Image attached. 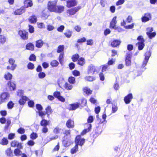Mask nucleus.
<instances>
[{
	"mask_svg": "<svg viewBox=\"0 0 157 157\" xmlns=\"http://www.w3.org/2000/svg\"><path fill=\"white\" fill-rule=\"evenodd\" d=\"M14 105L12 101H10L7 104V107L9 109H11L13 107Z\"/></svg>",
	"mask_w": 157,
	"mask_h": 157,
	"instance_id": "bf43d9fd",
	"label": "nucleus"
},
{
	"mask_svg": "<svg viewBox=\"0 0 157 157\" xmlns=\"http://www.w3.org/2000/svg\"><path fill=\"white\" fill-rule=\"evenodd\" d=\"M85 80L88 81L92 82L95 80V78L93 76H87L85 78Z\"/></svg>",
	"mask_w": 157,
	"mask_h": 157,
	"instance_id": "a18cd8bd",
	"label": "nucleus"
},
{
	"mask_svg": "<svg viewBox=\"0 0 157 157\" xmlns=\"http://www.w3.org/2000/svg\"><path fill=\"white\" fill-rule=\"evenodd\" d=\"M78 150V146H77V145L75 144V146L71 149L70 151L71 153L72 154H74Z\"/></svg>",
	"mask_w": 157,
	"mask_h": 157,
	"instance_id": "de8ad7c7",
	"label": "nucleus"
},
{
	"mask_svg": "<svg viewBox=\"0 0 157 157\" xmlns=\"http://www.w3.org/2000/svg\"><path fill=\"white\" fill-rule=\"evenodd\" d=\"M44 44V42L41 39L36 40L35 42L36 47L38 48H41Z\"/></svg>",
	"mask_w": 157,
	"mask_h": 157,
	"instance_id": "a878e982",
	"label": "nucleus"
},
{
	"mask_svg": "<svg viewBox=\"0 0 157 157\" xmlns=\"http://www.w3.org/2000/svg\"><path fill=\"white\" fill-rule=\"evenodd\" d=\"M83 92L87 95H90L92 93V91L88 87H86L84 88L83 89Z\"/></svg>",
	"mask_w": 157,
	"mask_h": 157,
	"instance_id": "79ce46f5",
	"label": "nucleus"
},
{
	"mask_svg": "<svg viewBox=\"0 0 157 157\" xmlns=\"http://www.w3.org/2000/svg\"><path fill=\"white\" fill-rule=\"evenodd\" d=\"M85 124L87 126L88 128L86 129H85L83 130L81 133V135H84L86 133L89 132L91 128V124H90L86 123Z\"/></svg>",
	"mask_w": 157,
	"mask_h": 157,
	"instance_id": "6ab92c4d",
	"label": "nucleus"
},
{
	"mask_svg": "<svg viewBox=\"0 0 157 157\" xmlns=\"http://www.w3.org/2000/svg\"><path fill=\"white\" fill-rule=\"evenodd\" d=\"M151 13H145L144 16L141 17V21L143 22H145L149 21L151 19Z\"/></svg>",
	"mask_w": 157,
	"mask_h": 157,
	"instance_id": "f8f14e48",
	"label": "nucleus"
},
{
	"mask_svg": "<svg viewBox=\"0 0 157 157\" xmlns=\"http://www.w3.org/2000/svg\"><path fill=\"white\" fill-rule=\"evenodd\" d=\"M13 77L12 75L9 72L5 74L4 77L6 80L11 81Z\"/></svg>",
	"mask_w": 157,
	"mask_h": 157,
	"instance_id": "c9c22d12",
	"label": "nucleus"
},
{
	"mask_svg": "<svg viewBox=\"0 0 157 157\" xmlns=\"http://www.w3.org/2000/svg\"><path fill=\"white\" fill-rule=\"evenodd\" d=\"M156 35V33L155 32L152 33H147V35L148 36V37L150 39H151L154 37Z\"/></svg>",
	"mask_w": 157,
	"mask_h": 157,
	"instance_id": "4d7b16f0",
	"label": "nucleus"
},
{
	"mask_svg": "<svg viewBox=\"0 0 157 157\" xmlns=\"http://www.w3.org/2000/svg\"><path fill=\"white\" fill-rule=\"evenodd\" d=\"M28 20L31 24H35L37 21V17L35 15H32L28 18Z\"/></svg>",
	"mask_w": 157,
	"mask_h": 157,
	"instance_id": "a211bd4d",
	"label": "nucleus"
},
{
	"mask_svg": "<svg viewBox=\"0 0 157 157\" xmlns=\"http://www.w3.org/2000/svg\"><path fill=\"white\" fill-rule=\"evenodd\" d=\"M86 41V39L83 37L82 38L79 39L77 40V42L78 43H82L85 42Z\"/></svg>",
	"mask_w": 157,
	"mask_h": 157,
	"instance_id": "774afa93",
	"label": "nucleus"
},
{
	"mask_svg": "<svg viewBox=\"0 0 157 157\" xmlns=\"http://www.w3.org/2000/svg\"><path fill=\"white\" fill-rule=\"evenodd\" d=\"M50 64L53 67H57L59 65V63L56 60H53L50 63Z\"/></svg>",
	"mask_w": 157,
	"mask_h": 157,
	"instance_id": "ea45409f",
	"label": "nucleus"
},
{
	"mask_svg": "<svg viewBox=\"0 0 157 157\" xmlns=\"http://www.w3.org/2000/svg\"><path fill=\"white\" fill-rule=\"evenodd\" d=\"M6 37L3 35H0V43L3 44L6 41Z\"/></svg>",
	"mask_w": 157,
	"mask_h": 157,
	"instance_id": "09e8293b",
	"label": "nucleus"
},
{
	"mask_svg": "<svg viewBox=\"0 0 157 157\" xmlns=\"http://www.w3.org/2000/svg\"><path fill=\"white\" fill-rule=\"evenodd\" d=\"M25 10L23 6H21L20 8H17L13 11V14L15 15H20L25 12Z\"/></svg>",
	"mask_w": 157,
	"mask_h": 157,
	"instance_id": "4468645a",
	"label": "nucleus"
},
{
	"mask_svg": "<svg viewBox=\"0 0 157 157\" xmlns=\"http://www.w3.org/2000/svg\"><path fill=\"white\" fill-rule=\"evenodd\" d=\"M77 63L78 65L81 66L84 65L85 63V60L84 58L83 57L80 58L78 60Z\"/></svg>",
	"mask_w": 157,
	"mask_h": 157,
	"instance_id": "72a5a7b5",
	"label": "nucleus"
},
{
	"mask_svg": "<svg viewBox=\"0 0 157 157\" xmlns=\"http://www.w3.org/2000/svg\"><path fill=\"white\" fill-rule=\"evenodd\" d=\"M36 107L38 110L39 116L41 117V118H44V112L42 111L43 109V108L42 105L39 104H36Z\"/></svg>",
	"mask_w": 157,
	"mask_h": 157,
	"instance_id": "6e6552de",
	"label": "nucleus"
},
{
	"mask_svg": "<svg viewBox=\"0 0 157 157\" xmlns=\"http://www.w3.org/2000/svg\"><path fill=\"white\" fill-rule=\"evenodd\" d=\"M38 76L40 78H43L46 76L45 74L43 72H40L38 74Z\"/></svg>",
	"mask_w": 157,
	"mask_h": 157,
	"instance_id": "e2e57ef3",
	"label": "nucleus"
},
{
	"mask_svg": "<svg viewBox=\"0 0 157 157\" xmlns=\"http://www.w3.org/2000/svg\"><path fill=\"white\" fill-rule=\"evenodd\" d=\"M81 9V7L80 6H76L67 10L66 13L67 15L68 16H70L75 14Z\"/></svg>",
	"mask_w": 157,
	"mask_h": 157,
	"instance_id": "f03ea898",
	"label": "nucleus"
},
{
	"mask_svg": "<svg viewBox=\"0 0 157 157\" xmlns=\"http://www.w3.org/2000/svg\"><path fill=\"white\" fill-rule=\"evenodd\" d=\"M66 126L68 128H73L75 126L74 121L71 119H68L66 121Z\"/></svg>",
	"mask_w": 157,
	"mask_h": 157,
	"instance_id": "9b49d317",
	"label": "nucleus"
},
{
	"mask_svg": "<svg viewBox=\"0 0 157 157\" xmlns=\"http://www.w3.org/2000/svg\"><path fill=\"white\" fill-rule=\"evenodd\" d=\"M71 131L70 130H65L63 132L65 136H71Z\"/></svg>",
	"mask_w": 157,
	"mask_h": 157,
	"instance_id": "680f3d73",
	"label": "nucleus"
},
{
	"mask_svg": "<svg viewBox=\"0 0 157 157\" xmlns=\"http://www.w3.org/2000/svg\"><path fill=\"white\" fill-rule=\"evenodd\" d=\"M96 72H97V70L94 65L91 64L88 66L87 71L88 74L94 75Z\"/></svg>",
	"mask_w": 157,
	"mask_h": 157,
	"instance_id": "1a4fd4ad",
	"label": "nucleus"
},
{
	"mask_svg": "<svg viewBox=\"0 0 157 157\" xmlns=\"http://www.w3.org/2000/svg\"><path fill=\"white\" fill-rule=\"evenodd\" d=\"M146 55L143 62L142 65V67H144L147 65L149 58L150 57V54L149 52H147L146 53Z\"/></svg>",
	"mask_w": 157,
	"mask_h": 157,
	"instance_id": "aec40b11",
	"label": "nucleus"
},
{
	"mask_svg": "<svg viewBox=\"0 0 157 157\" xmlns=\"http://www.w3.org/2000/svg\"><path fill=\"white\" fill-rule=\"evenodd\" d=\"M30 138L33 140H35L38 137L37 134L35 132H32L30 136Z\"/></svg>",
	"mask_w": 157,
	"mask_h": 157,
	"instance_id": "603ef678",
	"label": "nucleus"
},
{
	"mask_svg": "<svg viewBox=\"0 0 157 157\" xmlns=\"http://www.w3.org/2000/svg\"><path fill=\"white\" fill-rule=\"evenodd\" d=\"M64 46L63 45H59L57 47L56 52L57 53H62L63 52Z\"/></svg>",
	"mask_w": 157,
	"mask_h": 157,
	"instance_id": "e433bc0d",
	"label": "nucleus"
},
{
	"mask_svg": "<svg viewBox=\"0 0 157 157\" xmlns=\"http://www.w3.org/2000/svg\"><path fill=\"white\" fill-rule=\"evenodd\" d=\"M121 43L120 40H114L111 43V45L113 48H116L119 46Z\"/></svg>",
	"mask_w": 157,
	"mask_h": 157,
	"instance_id": "5701e85b",
	"label": "nucleus"
},
{
	"mask_svg": "<svg viewBox=\"0 0 157 157\" xmlns=\"http://www.w3.org/2000/svg\"><path fill=\"white\" fill-rule=\"evenodd\" d=\"M86 100L85 98H83L79 100V102H78V107L80 106L81 107H83L86 105Z\"/></svg>",
	"mask_w": 157,
	"mask_h": 157,
	"instance_id": "4be33fe9",
	"label": "nucleus"
},
{
	"mask_svg": "<svg viewBox=\"0 0 157 157\" xmlns=\"http://www.w3.org/2000/svg\"><path fill=\"white\" fill-rule=\"evenodd\" d=\"M28 31L30 33H32L34 32V27L31 25H29Z\"/></svg>",
	"mask_w": 157,
	"mask_h": 157,
	"instance_id": "6e6d98bb",
	"label": "nucleus"
},
{
	"mask_svg": "<svg viewBox=\"0 0 157 157\" xmlns=\"http://www.w3.org/2000/svg\"><path fill=\"white\" fill-rule=\"evenodd\" d=\"M10 146L13 147L23 148L22 143L19 142L16 140H14L11 141L10 142Z\"/></svg>",
	"mask_w": 157,
	"mask_h": 157,
	"instance_id": "39448f33",
	"label": "nucleus"
},
{
	"mask_svg": "<svg viewBox=\"0 0 157 157\" xmlns=\"http://www.w3.org/2000/svg\"><path fill=\"white\" fill-rule=\"evenodd\" d=\"M137 44L138 45V49L140 51L142 50L145 46V44L144 42H138L136 44V45Z\"/></svg>",
	"mask_w": 157,
	"mask_h": 157,
	"instance_id": "c03bdc74",
	"label": "nucleus"
},
{
	"mask_svg": "<svg viewBox=\"0 0 157 157\" xmlns=\"http://www.w3.org/2000/svg\"><path fill=\"white\" fill-rule=\"evenodd\" d=\"M37 26L40 29L45 28V25L43 22H38L37 23Z\"/></svg>",
	"mask_w": 157,
	"mask_h": 157,
	"instance_id": "338daca9",
	"label": "nucleus"
},
{
	"mask_svg": "<svg viewBox=\"0 0 157 157\" xmlns=\"http://www.w3.org/2000/svg\"><path fill=\"white\" fill-rule=\"evenodd\" d=\"M65 9L64 6L63 5H57L54 12L60 13L64 11Z\"/></svg>",
	"mask_w": 157,
	"mask_h": 157,
	"instance_id": "2eb2a0df",
	"label": "nucleus"
},
{
	"mask_svg": "<svg viewBox=\"0 0 157 157\" xmlns=\"http://www.w3.org/2000/svg\"><path fill=\"white\" fill-rule=\"evenodd\" d=\"M25 48L27 50L31 51H33L35 49V46L33 43L29 42L26 45Z\"/></svg>",
	"mask_w": 157,
	"mask_h": 157,
	"instance_id": "b1692460",
	"label": "nucleus"
},
{
	"mask_svg": "<svg viewBox=\"0 0 157 157\" xmlns=\"http://www.w3.org/2000/svg\"><path fill=\"white\" fill-rule=\"evenodd\" d=\"M48 12L43 10L41 13V17L44 19H47L48 17Z\"/></svg>",
	"mask_w": 157,
	"mask_h": 157,
	"instance_id": "8fccbe9b",
	"label": "nucleus"
},
{
	"mask_svg": "<svg viewBox=\"0 0 157 157\" xmlns=\"http://www.w3.org/2000/svg\"><path fill=\"white\" fill-rule=\"evenodd\" d=\"M52 113V110L51 106H48L45 109V113L44 112V116L46 114H47V117H49V115Z\"/></svg>",
	"mask_w": 157,
	"mask_h": 157,
	"instance_id": "cd10ccee",
	"label": "nucleus"
},
{
	"mask_svg": "<svg viewBox=\"0 0 157 157\" xmlns=\"http://www.w3.org/2000/svg\"><path fill=\"white\" fill-rule=\"evenodd\" d=\"M27 67L28 69L32 70L34 68L35 66L33 63L29 62L27 65Z\"/></svg>",
	"mask_w": 157,
	"mask_h": 157,
	"instance_id": "3c124183",
	"label": "nucleus"
},
{
	"mask_svg": "<svg viewBox=\"0 0 157 157\" xmlns=\"http://www.w3.org/2000/svg\"><path fill=\"white\" fill-rule=\"evenodd\" d=\"M10 97L9 94L6 92H4L0 94V104L6 102Z\"/></svg>",
	"mask_w": 157,
	"mask_h": 157,
	"instance_id": "20e7f679",
	"label": "nucleus"
},
{
	"mask_svg": "<svg viewBox=\"0 0 157 157\" xmlns=\"http://www.w3.org/2000/svg\"><path fill=\"white\" fill-rule=\"evenodd\" d=\"M29 100L28 98L25 96H22L19 99L18 102L21 105H23L27 101Z\"/></svg>",
	"mask_w": 157,
	"mask_h": 157,
	"instance_id": "dca6fc26",
	"label": "nucleus"
},
{
	"mask_svg": "<svg viewBox=\"0 0 157 157\" xmlns=\"http://www.w3.org/2000/svg\"><path fill=\"white\" fill-rule=\"evenodd\" d=\"M117 17L115 16L113 17L112 21L110 23L109 28H111L113 29H116L117 28L116 27V24L117 23Z\"/></svg>",
	"mask_w": 157,
	"mask_h": 157,
	"instance_id": "f3484780",
	"label": "nucleus"
},
{
	"mask_svg": "<svg viewBox=\"0 0 157 157\" xmlns=\"http://www.w3.org/2000/svg\"><path fill=\"white\" fill-rule=\"evenodd\" d=\"M22 149L19 148H15L13 151V152L15 155L18 157L21 155L22 154V152L21 150Z\"/></svg>",
	"mask_w": 157,
	"mask_h": 157,
	"instance_id": "c756f323",
	"label": "nucleus"
},
{
	"mask_svg": "<svg viewBox=\"0 0 157 157\" xmlns=\"http://www.w3.org/2000/svg\"><path fill=\"white\" fill-rule=\"evenodd\" d=\"M69 110H75L79 107L78 102L70 104Z\"/></svg>",
	"mask_w": 157,
	"mask_h": 157,
	"instance_id": "393cba45",
	"label": "nucleus"
},
{
	"mask_svg": "<svg viewBox=\"0 0 157 157\" xmlns=\"http://www.w3.org/2000/svg\"><path fill=\"white\" fill-rule=\"evenodd\" d=\"M68 81L70 84H74L76 82L75 78L74 77L70 76L68 78Z\"/></svg>",
	"mask_w": 157,
	"mask_h": 157,
	"instance_id": "58836bf2",
	"label": "nucleus"
},
{
	"mask_svg": "<svg viewBox=\"0 0 157 157\" xmlns=\"http://www.w3.org/2000/svg\"><path fill=\"white\" fill-rule=\"evenodd\" d=\"M59 144L58 143L57 145L52 150V152H53L56 151H58L59 149Z\"/></svg>",
	"mask_w": 157,
	"mask_h": 157,
	"instance_id": "0e129e2a",
	"label": "nucleus"
},
{
	"mask_svg": "<svg viewBox=\"0 0 157 157\" xmlns=\"http://www.w3.org/2000/svg\"><path fill=\"white\" fill-rule=\"evenodd\" d=\"M63 86L65 89L67 90H71L73 88V86L67 82L65 83Z\"/></svg>",
	"mask_w": 157,
	"mask_h": 157,
	"instance_id": "4c0bfd02",
	"label": "nucleus"
},
{
	"mask_svg": "<svg viewBox=\"0 0 157 157\" xmlns=\"http://www.w3.org/2000/svg\"><path fill=\"white\" fill-rule=\"evenodd\" d=\"M9 144V141L7 138L4 137L1 140L0 144L2 146H6Z\"/></svg>",
	"mask_w": 157,
	"mask_h": 157,
	"instance_id": "2f4dec72",
	"label": "nucleus"
},
{
	"mask_svg": "<svg viewBox=\"0 0 157 157\" xmlns=\"http://www.w3.org/2000/svg\"><path fill=\"white\" fill-rule=\"evenodd\" d=\"M29 60L30 61H35L36 60V56L34 54H31L29 57Z\"/></svg>",
	"mask_w": 157,
	"mask_h": 157,
	"instance_id": "864d4df0",
	"label": "nucleus"
},
{
	"mask_svg": "<svg viewBox=\"0 0 157 157\" xmlns=\"http://www.w3.org/2000/svg\"><path fill=\"white\" fill-rule=\"evenodd\" d=\"M7 85L11 90H15L16 88V84L11 81H9L7 82Z\"/></svg>",
	"mask_w": 157,
	"mask_h": 157,
	"instance_id": "412c9836",
	"label": "nucleus"
},
{
	"mask_svg": "<svg viewBox=\"0 0 157 157\" xmlns=\"http://www.w3.org/2000/svg\"><path fill=\"white\" fill-rule=\"evenodd\" d=\"M133 97L132 93H130L124 98V101L126 104H129L131 101L133 99Z\"/></svg>",
	"mask_w": 157,
	"mask_h": 157,
	"instance_id": "ddd939ff",
	"label": "nucleus"
},
{
	"mask_svg": "<svg viewBox=\"0 0 157 157\" xmlns=\"http://www.w3.org/2000/svg\"><path fill=\"white\" fill-rule=\"evenodd\" d=\"M62 131L63 129L61 128L58 126H56L54 128L53 132L55 134H58L59 133Z\"/></svg>",
	"mask_w": 157,
	"mask_h": 157,
	"instance_id": "a19ab883",
	"label": "nucleus"
},
{
	"mask_svg": "<svg viewBox=\"0 0 157 157\" xmlns=\"http://www.w3.org/2000/svg\"><path fill=\"white\" fill-rule=\"evenodd\" d=\"M5 153L7 156L9 157H13V151L10 147H8L6 149L5 151Z\"/></svg>",
	"mask_w": 157,
	"mask_h": 157,
	"instance_id": "c85d7f7f",
	"label": "nucleus"
},
{
	"mask_svg": "<svg viewBox=\"0 0 157 157\" xmlns=\"http://www.w3.org/2000/svg\"><path fill=\"white\" fill-rule=\"evenodd\" d=\"M57 4V1L56 0L49 1L47 4L48 9L51 12H54Z\"/></svg>",
	"mask_w": 157,
	"mask_h": 157,
	"instance_id": "f257e3e1",
	"label": "nucleus"
},
{
	"mask_svg": "<svg viewBox=\"0 0 157 157\" xmlns=\"http://www.w3.org/2000/svg\"><path fill=\"white\" fill-rule=\"evenodd\" d=\"M43 119L40 122V125L42 126H47L49 124V121Z\"/></svg>",
	"mask_w": 157,
	"mask_h": 157,
	"instance_id": "473e14b6",
	"label": "nucleus"
},
{
	"mask_svg": "<svg viewBox=\"0 0 157 157\" xmlns=\"http://www.w3.org/2000/svg\"><path fill=\"white\" fill-rule=\"evenodd\" d=\"M72 74L75 76H78L80 75V72L77 70H74L72 71Z\"/></svg>",
	"mask_w": 157,
	"mask_h": 157,
	"instance_id": "5fc2aeb1",
	"label": "nucleus"
},
{
	"mask_svg": "<svg viewBox=\"0 0 157 157\" xmlns=\"http://www.w3.org/2000/svg\"><path fill=\"white\" fill-rule=\"evenodd\" d=\"M9 62L11 65V69L13 70L16 67V65L14 64L15 60L12 58H10L9 60Z\"/></svg>",
	"mask_w": 157,
	"mask_h": 157,
	"instance_id": "7c9ffc66",
	"label": "nucleus"
},
{
	"mask_svg": "<svg viewBox=\"0 0 157 157\" xmlns=\"http://www.w3.org/2000/svg\"><path fill=\"white\" fill-rule=\"evenodd\" d=\"M64 52L61 53L59 55L58 60L60 64H62L63 63L64 58Z\"/></svg>",
	"mask_w": 157,
	"mask_h": 157,
	"instance_id": "49530a36",
	"label": "nucleus"
},
{
	"mask_svg": "<svg viewBox=\"0 0 157 157\" xmlns=\"http://www.w3.org/2000/svg\"><path fill=\"white\" fill-rule=\"evenodd\" d=\"M78 2L76 0H68L66 2V6L68 8H70L77 5Z\"/></svg>",
	"mask_w": 157,
	"mask_h": 157,
	"instance_id": "0eeeda50",
	"label": "nucleus"
},
{
	"mask_svg": "<svg viewBox=\"0 0 157 157\" xmlns=\"http://www.w3.org/2000/svg\"><path fill=\"white\" fill-rule=\"evenodd\" d=\"M79 58V56L78 54L76 53L72 55L71 59L73 62H76L78 61Z\"/></svg>",
	"mask_w": 157,
	"mask_h": 157,
	"instance_id": "f704fd0d",
	"label": "nucleus"
},
{
	"mask_svg": "<svg viewBox=\"0 0 157 157\" xmlns=\"http://www.w3.org/2000/svg\"><path fill=\"white\" fill-rule=\"evenodd\" d=\"M24 4V6L26 8L31 7L33 5L32 1L31 0H25Z\"/></svg>",
	"mask_w": 157,
	"mask_h": 157,
	"instance_id": "bb28decb",
	"label": "nucleus"
},
{
	"mask_svg": "<svg viewBox=\"0 0 157 157\" xmlns=\"http://www.w3.org/2000/svg\"><path fill=\"white\" fill-rule=\"evenodd\" d=\"M132 56L131 53H127L125 58V64L126 66L131 65V59Z\"/></svg>",
	"mask_w": 157,
	"mask_h": 157,
	"instance_id": "9d476101",
	"label": "nucleus"
},
{
	"mask_svg": "<svg viewBox=\"0 0 157 157\" xmlns=\"http://www.w3.org/2000/svg\"><path fill=\"white\" fill-rule=\"evenodd\" d=\"M72 32L70 30H67L64 33L65 36L67 38H70L71 36Z\"/></svg>",
	"mask_w": 157,
	"mask_h": 157,
	"instance_id": "37998d69",
	"label": "nucleus"
},
{
	"mask_svg": "<svg viewBox=\"0 0 157 157\" xmlns=\"http://www.w3.org/2000/svg\"><path fill=\"white\" fill-rule=\"evenodd\" d=\"M75 141L76 145L82 146L85 143V139L84 138H81V135H78L75 137Z\"/></svg>",
	"mask_w": 157,
	"mask_h": 157,
	"instance_id": "423d86ee",
	"label": "nucleus"
},
{
	"mask_svg": "<svg viewBox=\"0 0 157 157\" xmlns=\"http://www.w3.org/2000/svg\"><path fill=\"white\" fill-rule=\"evenodd\" d=\"M111 53L112 54L111 56L112 57H114L116 56H118V55L117 51L115 49H113L112 50H111Z\"/></svg>",
	"mask_w": 157,
	"mask_h": 157,
	"instance_id": "69168bd1",
	"label": "nucleus"
},
{
	"mask_svg": "<svg viewBox=\"0 0 157 157\" xmlns=\"http://www.w3.org/2000/svg\"><path fill=\"white\" fill-rule=\"evenodd\" d=\"M17 132L18 133L22 134L25 133V130L24 128L20 127L17 129Z\"/></svg>",
	"mask_w": 157,
	"mask_h": 157,
	"instance_id": "052dcab7",
	"label": "nucleus"
},
{
	"mask_svg": "<svg viewBox=\"0 0 157 157\" xmlns=\"http://www.w3.org/2000/svg\"><path fill=\"white\" fill-rule=\"evenodd\" d=\"M18 33L21 38L23 40H27L29 38V33L25 30H19Z\"/></svg>",
	"mask_w": 157,
	"mask_h": 157,
	"instance_id": "7ed1b4c3",
	"label": "nucleus"
},
{
	"mask_svg": "<svg viewBox=\"0 0 157 157\" xmlns=\"http://www.w3.org/2000/svg\"><path fill=\"white\" fill-rule=\"evenodd\" d=\"M15 134L14 133H10L8 136V139L10 140L13 139L15 137Z\"/></svg>",
	"mask_w": 157,
	"mask_h": 157,
	"instance_id": "13d9d810",
	"label": "nucleus"
}]
</instances>
